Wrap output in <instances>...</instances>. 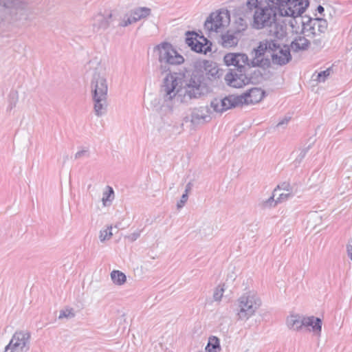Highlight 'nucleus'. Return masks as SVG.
Here are the masks:
<instances>
[{"instance_id": "nucleus-1", "label": "nucleus", "mask_w": 352, "mask_h": 352, "mask_svg": "<svg viewBox=\"0 0 352 352\" xmlns=\"http://www.w3.org/2000/svg\"><path fill=\"white\" fill-rule=\"evenodd\" d=\"M209 67V61L196 60L193 62L194 70L192 74L184 82H182L177 73H170L164 78L160 90L161 98L158 104L155 105V111L161 116L155 129L162 137L169 138L177 130L173 122L163 118L172 113L175 104L188 103L191 100L199 98L209 91L208 78L206 76L208 74L207 70Z\"/></svg>"}, {"instance_id": "nucleus-2", "label": "nucleus", "mask_w": 352, "mask_h": 352, "mask_svg": "<svg viewBox=\"0 0 352 352\" xmlns=\"http://www.w3.org/2000/svg\"><path fill=\"white\" fill-rule=\"evenodd\" d=\"M281 38H267L259 42L258 46L254 50V57L252 60L254 66L262 67H269L272 63L277 65H284L292 59L290 49L282 45Z\"/></svg>"}, {"instance_id": "nucleus-3", "label": "nucleus", "mask_w": 352, "mask_h": 352, "mask_svg": "<svg viewBox=\"0 0 352 352\" xmlns=\"http://www.w3.org/2000/svg\"><path fill=\"white\" fill-rule=\"evenodd\" d=\"M278 8L271 6L257 8L253 15L254 28H268L269 34L276 38H283L287 34L286 26L277 22Z\"/></svg>"}, {"instance_id": "nucleus-4", "label": "nucleus", "mask_w": 352, "mask_h": 352, "mask_svg": "<svg viewBox=\"0 0 352 352\" xmlns=\"http://www.w3.org/2000/svg\"><path fill=\"white\" fill-rule=\"evenodd\" d=\"M91 94L94 113L101 117L107 113L108 107V84L104 69H95L91 81Z\"/></svg>"}, {"instance_id": "nucleus-5", "label": "nucleus", "mask_w": 352, "mask_h": 352, "mask_svg": "<svg viewBox=\"0 0 352 352\" xmlns=\"http://www.w3.org/2000/svg\"><path fill=\"white\" fill-rule=\"evenodd\" d=\"M262 301L254 291L243 294L236 300V317L241 321H247L254 316L261 306Z\"/></svg>"}, {"instance_id": "nucleus-6", "label": "nucleus", "mask_w": 352, "mask_h": 352, "mask_svg": "<svg viewBox=\"0 0 352 352\" xmlns=\"http://www.w3.org/2000/svg\"><path fill=\"white\" fill-rule=\"evenodd\" d=\"M154 50L158 52L160 69L162 73L169 71L171 65H179L184 62V58L170 43L163 42L155 46Z\"/></svg>"}, {"instance_id": "nucleus-7", "label": "nucleus", "mask_w": 352, "mask_h": 352, "mask_svg": "<svg viewBox=\"0 0 352 352\" xmlns=\"http://www.w3.org/2000/svg\"><path fill=\"white\" fill-rule=\"evenodd\" d=\"M0 6L3 7L14 20H27L32 13L27 3L21 0H0Z\"/></svg>"}, {"instance_id": "nucleus-8", "label": "nucleus", "mask_w": 352, "mask_h": 352, "mask_svg": "<svg viewBox=\"0 0 352 352\" xmlns=\"http://www.w3.org/2000/svg\"><path fill=\"white\" fill-rule=\"evenodd\" d=\"M30 333L28 331H17L12 336L4 352H27L30 349Z\"/></svg>"}, {"instance_id": "nucleus-9", "label": "nucleus", "mask_w": 352, "mask_h": 352, "mask_svg": "<svg viewBox=\"0 0 352 352\" xmlns=\"http://www.w3.org/2000/svg\"><path fill=\"white\" fill-rule=\"evenodd\" d=\"M284 3L282 6L278 8L280 16L298 17L309 6L308 0H285Z\"/></svg>"}, {"instance_id": "nucleus-10", "label": "nucleus", "mask_w": 352, "mask_h": 352, "mask_svg": "<svg viewBox=\"0 0 352 352\" xmlns=\"http://www.w3.org/2000/svg\"><path fill=\"white\" fill-rule=\"evenodd\" d=\"M251 69H230L225 76L226 83L232 87L240 88L251 82Z\"/></svg>"}, {"instance_id": "nucleus-11", "label": "nucleus", "mask_w": 352, "mask_h": 352, "mask_svg": "<svg viewBox=\"0 0 352 352\" xmlns=\"http://www.w3.org/2000/svg\"><path fill=\"white\" fill-rule=\"evenodd\" d=\"M229 21L230 16L228 12H212L206 19L204 28L210 33L217 32L221 28L227 25Z\"/></svg>"}, {"instance_id": "nucleus-12", "label": "nucleus", "mask_w": 352, "mask_h": 352, "mask_svg": "<svg viewBox=\"0 0 352 352\" xmlns=\"http://www.w3.org/2000/svg\"><path fill=\"white\" fill-rule=\"evenodd\" d=\"M301 23L302 24L301 34L307 37L324 33L327 28V21L320 18L309 19L307 22L302 21Z\"/></svg>"}, {"instance_id": "nucleus-13", "label": "nucleus", "mask_w": 352, "mask_h": 352, "mask_svg": "<svg viewBox=\"0 0 352 352\" xmlns=\"http://www.w3.org/2000/svg\"><path fill=\"white\" fill-rule=\"evenodd\" d=\"M223 60L226 65L235 67L234 69H251L252 66L254 67L252 62H249L248 57L245 54L228 53L225 55Z\"/></svg>"}, {"instance_id": "nucleus-14", "label": "nucleus", "mask_w": 352, "mask_h": 352, "mask_svg": "<svg viewBox=\"0 0 352 352\" xmlns=\"http://www.w3.org/2000/svg\"><path fill=\"white\" fill-rule=\"evenodd\" d=\"M238 96L229 95L223 98H214L211 101L210 106L217 113H222L230 109L239 106Z\"/></svg>"}, {"instance_id": "nucleus-15", "label": "nucleus", "mask_w": 352, "mask_h": 352, "mask_svg": "<svg viewBox=\"0 0 352 352\" xmlns=\"http://www.w3.org/2000/svg\"><path fill=\"white\" fill-rule=\"evenodd\" d=\"M265 92L258 87H253L242 95L238 96L239 104H253L259 102L264 98Z\"/></svg>"}, {"instance_id": "nucleus-16", "label": "nucleus", "mask_w": 352, "mask_h": 352, "mask_svg": "<svg viewBox=\"0 0 352 352\" xmlns=\"http://www.w3.org/2000/svg\"><path fill=\"white\" fill-rule=\"evenodd\" d=\"M277 188L283 190V192L279 194L278 197L277 198V200L276 201H274V197L275 194H274L272 197L268 199V200L266 201V204H268L270 206H272V204H274L273 206H275L277 202L284 201L288 199L289 198L294 197V188L289 183L283 182L281 184L278 185L277 186ZM276 191L277 189L276 188L274 192L276 193Z\"/></svg>"}, {"instance_id": "nucleus-17", "label": "nucleus", "mask_w": 352, "mask_h": 352, "mask_svg": "<svg viewBox=\"0 0 352 352\" xmlns=\"http://www.w3.org/2000/svg\"><path fill=\"white\" fill-rule=\"evenodd\" d=\"M197 34L193 32H187V37L186 38V43L190 47L191 50L199 53L204 52L206 54L208 52L211 51V47L210 45H208V41L204 38L206 41V43L203 44L200 41L197 39Z\"/></svg>"}, {"instance_id": "nucleus-18", "label": "nucleus", "mask_w": 352, "mask_h": 352, "mask_svg": "<svg viewBox=\"0 0 352 352\" xmlns=\"http://www.w3.org/2000/svg\"><path fill=\"white\" fill-rule=\"evenodd\" d=\"M113 18H114V15L111 12L107 14V15H104L101 13L96 14L93 17V31L94 32H98L100 30L107 29L109 27Z\"/></svg>"}, {"instance_id": "nucleus-19", "label": "nucleus", "mask_w": 352, "mask_h": 352, "mask_svg": "<svg viewBox=\"0 0 352 352\" xmlns=\"http://www.w3.org/2000/svg\"><path fill=\"white\" fill-rule=\"evenodd\" d=\"M322 322L320 318L311 316H305L303 327L308 328L309 331L313 332L314 335L320 337L322 331Z\"/></svg>"}, {"instance_id": "nucleus-20", "label": "nucleus", "mask_w": 352, "mask_h": 352, "mask_svg": "<svg viewBox=\"0 0 352 352\" xmlns=\"http://www.w3.org/2000/svg\"><path fill=\"white\" fill-rule=\"evenodd\" d=\"M307 37L301 33L296 35L291 43L289 49L294 52L307 50L310 45V41Z\"/></svg>"}, {"instance_id": "nucleus-21", "label": "nucleus", "mask_w": 352, "mask_h": 352, "mask_svg": "<svg viewBox=\"0 0 352 352\" xmlns=\"http://www.w3.org/2000/svg\"><path fill=\"white\" fill-rule=\"evenodd\" d=\"M304 319L302 315L291 314L286 318V325L289 329L300 331L303 328Z\"/></svg>"}, {"instance_id": "nucleus-22", "label": "nucleus", "mask_w": 352, "mask_h": 352, "mask_svg": "<svg viewBox=\"0 0 352 352\" xmlns=\"http://www.w3.org/2000/svg\"><path fill=\"white\" fill-rule=\"evenodd\" d=\"M239 40V34L236 32L228 31L221 36L219 42L223 47L228 48L236 46Z\"/></svg>"}, {"instance_id": "nucleus-23", "label": "nucleus", "mask_w": 352, "mask_h": 352, "mask_svg": "<svg viewBox=\"0 0 352 352\" xmlns=\"http://www.w3.org/2000/svg\"><path fill=\"white\" fill-rule=\"evenodd\" d=\"M208 117V110L206 107L195 108L190 116V120L193 124H199L206 121V118Z\"/></svg>"}, {"instance_id": "nucleus-24", "label": "nucleus", "mask_w": 352, "mask_h": 352, "mask_svg": "<svg viewBox=\"0 0 352 352\" xmlns=\"http://www.w3.org/2000/svg\"><path fill=\"white\" fill-rule=\"evenodd\" d=\"M110 276L112 282L116 285L121 286L126 282V275L120 270H113Z\"/></svg>"}, {"instance_id": "nucleus-25", "label": "nucleus", "mask_w": 352, "mask_h": 352, "mask_svg": "<svg viewBox=\"0 0 352 352\" xmlns=\"http://www.w3.org/2000/svg\"><path fill=\"white\" fill-rule=\"evenodd\" d=\"M130 13L132 14L135 21L137 22L142 19H144L151 14V9L148 8H138L131 10Z\"/></svg>"}, {"instance_id": "nucleus-26", "label": "nucleus", "mask_w": 352, "mask_h": 352, "mask_svg": "<svg viewBox=\"0 0 352 352\" xmlns=\"http://www.w3.org/2000/svg\"><path fill=\"white\" fill-rule=\"evenodd\" d=\"M258 0H248L245 5L242 6L244 16H248L252 12H255L257 8L261 7L258 5Z\"/></svg>"}, {"instance_id": "nucleus-27", "label": "nucleus", "mask_w": 352, "mask_h": 352, "mask_svg": "<svg viewBox=\"0 0 352 352\" xmlns=\"http://www.w3.org/2000/svg\"><path fill=\"white\" fill-rule=\"evenodd\" d=\"M114 197V192L111 187L107 186V190L102 194V201L104 206L111 204Z\"/></svg>"}, {"instance_id": "nucleus-28", "label": "nucleus", "mask_w": 352, "mask_h": 352, "mask_svg": "<svg viewBox=\"0 0 352 352\" xmlns=\"http://www.w3.org/2000/svg\"><path fill=\"white\" fill-rule=\"evenodd\" d=\"M206 350L208 352H217V350H220L219 338L215 336L210 337L206 346Z\"/></svg>"}, {"instance_id": "nucleus-29", "label": "nucleus", "mask_w": 352, "mask_h": 352, "mask_svg": "<svg viewBox=\"0 0 352 352\" xmlns=\"http://www.w3.org/2000/svg\"><path fill=\"white\" fill-rule=\"evenodd\" d=\"M308 218L307 226L313 229L321 222V217L317 212L310 214Z\"/></svg>"}, {"instance_id": "nucleus-30", "label": "nucleus", "mask_w": 352, "mask_h": 352, "mask_svg": "<svg viewBox=\"0 0 352 352\" xmlns=\"http://www.w3.org/2000/svg\"><path fill=\"white\" fill-rule=\"evenodd\" d=\"M136 22L135 21V19H133L132 14L129 12V14H124V16L122 19H120V22L118 23V26L126 27Z\"/></svg>"}, {"instance_id": "nucleus-31", "label": "nucleus", "mask_w": 352, "mask_h": 352, "mask_svg": "<svg viewBox=\"0 0 352 352\" xmlns=\"http://www.w3.org/2000/svg\"><path fill=\"white\" fill-rule=\"evenodd\" d=\"M214 232V228L212 225L209 223L204 224L200 228H199V234L201 236H208L212 234Z\"/></svg>"}, {"instance_id": "nucleus-32", "label": "nucleus", "mask_w": 352, "mask_h": 352, "mask_svg": "<svg viewBox=\"0 0 352 352\" xmlns=\"http://www.w3.org/2000/svg\"><path fill=\"white\" fill-rule=\"evenodd\" d=\"M75 312L74 309L72 308H67L65 309H62L60 311V314L58 316V319L61 320L63 318L71 319L74 318Z\"/></svg>"}, {"instance_id": "nucleus-33", "label": "nucleus", "mask_w": 352, "mask_h": 352, "mask_svg": "<svg viewBox=\"0 0 352 352\" xmlns=\"http://www.w3.org/2000/svg\"><path fill=\"white\" fill-rule=\"evenodd\" d=\"M112 227L109 226L105 230H101L100 232V241H104L106 240H109L111 238L112 232H111Z\"/></svg>"}, {"instance_id": "nucleus-34", "label": "nucleus", "mask_w": 352, "mask_h": 352, "mask_svg": "<svg viewBox=\"0 0 352 352\" xmlns=\"http://www.w3.org/2000/svg\"><path fill=\"white\" fill-rule=\"evenodd\" d=\"M331 68H328L326 70L319 72L317 75L316 80L318 82H324L327 78L331 74Z\"/></svg>"}, {"instance_id": "nucleus-35", "label": "nucleus", "mask_w": 352, "mask_h": 352, "mask_svg": "<svg viewBox=\"0 0 352 352\" xmlns=\"http://www.w3.org/2000/svg\"><path fill=\"white\" fill-rule=\"evenodd\" d=\"M223 292H224V289H223V285L221 286V285H219L218 286L214 294H213V298H214V300L215 301H219L221 300L222 296H223Z\"/></svg>"}, {"instance_id": "nucleus-36", "label": "nucleus", "mask_w": 352, "mask_h": 352, "mask_svg": "<svg viewBox=\"0 0 352 352\" xmlns=\"http://www.w3.org/2000/svg\"><path fill=\"white\" fill-rule=\"evenodd\" d=\"M236 23H239L237 30L236 31L238 34H239V32L241 30H244L247 27V23H246L245 21L243 19H242L241 17H240L239 19V21L236 22Z\"/></svg>"}, {"instance_id": "nucleus-37", "label": "nucleus", "mask_w": 352, "mask_h": 352, "mask_svg": "<svg viewBox=\"0 0 352 352\" xmlns=\"http://www.w3.org/2000/svg\"><path fill=\"white\" fill-rule=\"evenodd\" d=\"M188 196L186 193H184L179 200V201L177 204V209L182 208L188 200Z\"/></svg>"}, {"instance_id": "nucleus-38", "label": "nucleus", "mask_w": 352, "mask_h": 352, "mask_svg": "<svg viewBox=\"0 0 352 352\" xmlns=\"http://www.w3.org/2000/svg\"><path fill=\"white\" fill-rule=\"evenodd\" d=\"M140 236V231L134 232L127 236L126 238L131 242L136 241Z\"/></svg>"}, {"instance_id": "nucleus-39", "label": "nucleus", "mask_w": 352, "mask_h": 352, "mask_svg": "<svg viewBox=\"0 0 352 352\" xmlns=\"http://www.w3.org/2000/svg\"><path fill=\"white\" fill-rule=\"evenodd\" d=\"M18 96L16 93L10 95V102L9 105V109H12L13 107L16 106L17 102Z\"/></svg>"}, {"instance_id": "nucleus-40", "label": "nucleus", "mask_w": 352, "mask_h": 352, "mask_svg": "<svg viewBox=\"0 0 352 352\" xmlns=\"http://www.w3.org/2000/svg\"><path fill=\"white\" fill-rule=\"evenodd\" d=\"M307 152V148L302 149L297 157V158L295 160L296 164H300L301 161L304 159L305 156L306 155V153Z\"/></svg>"}, {"instance_id": "nucleus-41", "label": "nucleus", "mask_w": 352, "mask_h": 352, "mask_svg": "<svg viewBox=\"0 0 352 352\" xmlns=\"http://www.w3.org/2000/svg\"><path fill=\"white\" fill-rule=\"evenodd\" d=\"M88 155H89L88 150L79 151L75 154V159H79L82 157H85V156H88Z\"/></svg>"}, {"instance_id": "nucleus-42", "label": "nucleus", "mask_w": 352, "mask_h": 352, "mask_svg": "<svg viewBox=\"0 0 352 352\" xmlns=\"http://www.w3.org/2000/svg\"><path fill=\"white\" fill-rule=\"evenodd\" d=\"M269 2H271L272 5V7L280 8L282 6V4L285 3V0H267Z\"/></svg>"}, {"instance_id": "nucleus-43", "label": "nucleus", "mask_w": 352, "mask_h": 352, "mask_svg": "<svg viewBox=\"0 0 352 352\" xmlns=\"http://www.w3.org/2000/svg\"><path fill=\"white\" fill-rule=\"evenodd\" d=\"M346 251L349 257L352 261V239L351 241L349 242L348 244L346 245Z\"/></svg>"}, {"instance_id": "nucleus-44", "label": "nucleus", "mask_w": 352, "mask_h": 352, "mask_svg": "<svg viewBox=\"0 0 352 352\" xmlns=\"http://www.w3.org/2000/svg\"><path fill=\"white\" fill-rule=\"evenodd\" d=\"M289 118H284L283 120L280 121L277 124L276 127H280L283 125L287 124L289 122Z\"/></svg>"}, {"instance_id": "nucleus-45", "label": "nucleus", "mask_w": 352, "mask_h": 352, "mask_svg": "<svg viewBox=\"0 0 352 352\" xmlns=\"http://www.w3.org/2000/svg\"><path fill=\"white\" fill-rule=\"evenodd\" d=\"M192 187V183L191 182H188L186 186L185 192L188 195V193L191 190Z\"/></svg>"}, {"instance_id": "nucleus-46", "label": "nucleus", "mask_w": 352, "mask_h": 352, "mask_svg": "<svg viewBox=\"0 0 352 352\" xmlns=\"http://www.w3.org/2000/svg\"><path fill=\"white\" fill-rule=\"evenodd\" d=\"M209 72L211 73L212 76H215V75L218 74V71L216 68L211 69Z\"/></svg>"}, {"instance_id": "nucleus-47", "label": "nucleus", "mask_w": 352, "mask_h": 352, "mask_svg": "<svg viewBox=\"0 0 352 352\" xmlns=\"http://www.w3.org/2000/svg\"><path fill=\"white\" fill-rule=\"evenodd\" d=\"M317 11L320 14H322V12L324 11V8L322 6H318V8H317Z\"/></svg>"}, {"instance_id": "nucleus-48", "label": "nucleus", "mask_w": 352, "mask_h": 352, "mask_svg": "<svg viewBox=\"0 0 352 352\" xmlns=\"http://www.w3.org/2000/svg\"><path fill=\"white\" fill-rule=\"evenodd\" d=\"M351 141H352V138H351Z\"/></svg>"}]
</instances>
